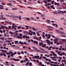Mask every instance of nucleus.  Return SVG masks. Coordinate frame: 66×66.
Returning a JSON list of instances; mask_svg holds the SVG:
<instances>
[{
    "label": "nucleus",
    "instance_id": "nucleus-1",
    "mask_svg": "<svg viewBox=\"0 0 66 66\" xmlns=\"http://www.w3.org/2000/svg\"><path fill=\"white\" fill-rule=\"evenodd\" d=\"M57 40H59V39L57 38V37H56L55 39L54 40V44H56L57 42Z\"/></svg>",
    "mask_w": 66,
    "mask_h": 66
},
{
    "label": "nucleus",
    "instance_id": "nucleus-2",
    "mask_svg": "<svg viewBox=\"0 0 66 66\" xmlns=\"http://www.w3.org/2000/svg\"><path fill=\"white\" fill-rule=\"evenodd\" d=\"M60 34H63V35H66V34L65 32L63 31H60L59 33Z\"/></svg>",
    "mask_w": 66,
    "mask_h": 66
},
{
    "label": "nucleus",
    "instance_id": "nucleus-3",
    "mask_svg": "<svg viewBox=\"0 0 66 66\" xmlns=\"http://www.w3.org/2000/svg\"><path fill=\"white\" fill-rule=\"evenodd\" d=\"M22 38H25L26 39H27V38H28V39H29V38H30V37L29 36H27L25 35L24 36H23L22 37Z\"/></svg>",
    "mask_w": 66,
    "mask_h": 66
},
{
    "label": "nucleus",
    "instance_id": "nucleus-4",
    "mask_svg": "<svg viewBox=\"0 0 66 66\" xmlns=\"http://www.w3.org/2000/svg\"><path fill=\"white\" fill-rule=\"evenodd\" d=\"M54 5H57L58 6H59L60 5V4L59 3H56V2H55L54 3Z\"/></svg>",
    "mask_w": 66,
    "mask_h": 66
},
{
    "label": "nucleus",
    "instance_id": "nucleus-5",
    "mask_svg": "<svg viewBox=\"0 0 66 66\" xmlns=\"http://www.w3.org/2000/svg\"><path fill=\"white\" fill-rule=\"evenodd\" d=\"M11 16H12V17H13V18H19V16H18L12 15H11Z\"/></svg>",
    "mask_w": 66,
    "mask_h": 66
},
{
    "label": "nucleus",
    "instance_id": "nucleus-6",
    "mask_svg": "<svg viewBox=\"0 0 66 66\" xmlns=\"http://www.w3.org/2000/svg\"><path fill=\"white\" fill-rule=\"evenodd\" d=\"M27 43L26 42H24V44H25V45H30V43L29 42H27Z\"/></svg>",
    "mask_w": 66,
    "mask_h": 66
},
{
    "label": "nucleus",
    "instance_id": "nucleus-7",
    "mask_svg": "<svg viewBox=\"0 0 66 66\" xmlns=\"http://www.w3.org/2000/svg\"><path fill=\"white\" fill-rule=\"evenodd\" d=\"M18 44H21V45H23L24 43H23L21 41L19 42V43H18Z\"/></svg>",
    "mask_w": 66,
    "mask_h": 66
},
{
    "label": "nucleus",
    "instance_id": "nucleus-8",
    "mask_svg": "<svg viewBox=\"0 0 66 66\" xmlns=\"http://www.w3.org/2000/svg\"><path fill=\"white\" fill-rule=\"evenodd\" d=\"M13 60H14V61H20V60H19V59H16L14 58L13 59Z\"/></svg>",
    "mask_w": 66,
    "mask_h": 66
},
{
    "label": "nucleus",
    "instance_id": "nucleus-9",
    "mask_svg": "<svg viewBox=\"0 0 66 66\" xmlns=\"http://www.w3.org/2000/svg\"><path fill=\"white\" fill-rule=\"evenodd\" d=\"M34 57H35V59H38L39 57V55L35 56H34Z\"/></svg>",
    "mask_w": 66,
    "mask_h": 66
},
{
    "label": "nucleus",
    "instance_id": "nucleus-10",
    "mask_svg": "<svg viewBox=\"0 0 66 66\" xmlns=\"http://www.w3.org/2000/svg\"><path fill=\"white\" fill-rule=\"evenodd\" d=\"M34 44H36V45H38V42L36 41H34Z\"/></svg>",
    "mask_w": 66,
    "mask_h": 66
},
{
    "label": "nucleus",
    "instance_id": "nucleus-11",
    "mask_svg": "<svg viewBox=\"0 0 66 66\" xmlns=\"http://www.w3.org/2000/svg\"><path fill=\"white\" fill-rule=\"evenodd\" d=\"M11 54L10 55V56L11 57H12V56H14V53H13L12 52H11Z\"/></svg>",
    "mask_w": 66,
    "mask_h": 66
},
{
    "label": "nucleus",
    "instance_id": "nucleus-12",
    "mask_svg": "<svg viewBox=\"0 0 66 66\" xmlns=\"http://www.w3.org/2000/svg\"><path fill=\"white\" fill-rule=\"evenodd\" d=\"M32 30H34V31H37V29H36L34 27H32Z\"/></svg>",
    "mask_w": 66,
    "mask_h": 66
},
{
    "label": "nucleus",
    "instance_id": "nucleus-13",
    "mask_svg": "<svg viewBox=\"0 0 66 66\" xmlns=\"http://www.w3.org/2000/svg\"><path fill=\"white\" fill-rule=\"evenodd\" d=\"M55 31L57 33H60V31L58 30H55Z\"/></svg>",
    "mask_w": 66,
    "mask_h": 66
},
{
    "label": "nucleus",
    "instance_id": "nucleus-14",
    "mask_svg": "<svg viewBox=\"0 0 66 66\" xmlns=\"http://www.w3.org/2000/svg\"><path fill=\"white\" fill-rule=\"evenodd\" d=\"M1 29H2L3 30L4 29V28L5 27V26H3V25L1 26Z\"/></svg>",
    "mask_w": 66,
    "mask_h": 66
},
{
    "label": "nucleus",
    "instance_id": "nucleus-15",
    "mask_svg": "<svg viewBox=\"0 0 66 66\" xmlns=\"http://www.w3.org/2000/svg\"><path fill=\"white\" fill-rule=\"evenodd\" d=\"M46 22L47 23H50V22H51V21L49 20H47Z\"/></svg>",
    "mask_w": 66,
    "mask_h": 66
},
{
    "label": "nucleus",
    "instance_id": "nucleus-16",
    "mask_svg": "<svg viewBox=\"0 0 66 66\" xmlns=\"http://www.w3.org/2000/svg\"><path fill=\"white\" fill-rule=\"evenodd\" d=\"M10 34H11L12 35H14V34H15V32L13 33L12 31H10Z\"/></svg>",
    "mask_w": 66,
    "mask_h": 66
},
{
    "label": "nucleus",
    "instance_id": "nucleus-17",
    "mask_svg": "<svg viewBox=\"0 0 66 66\" xmlns=\"http://www.w3.org/2000/svg\"><path fill=\"white\" fill-rule=\"evenodd\" d=\"M43 2H44L45 3V4H47V3H48V2L47 1H46L45 0H44L43 1Z\"/></svg>",
    "mask_w": 66,
    "mask_h": 66
},
{
    "label": "nucleus",
    "instance_id": "nucleus-18",
    "mask_svg": "<svg viewBox=\"0 0 66 66\" xmlns=\"http://www.w3.org/2000/svg\"><path fill=\"white\" fill-rule=\"evenodd\" d=\"M16 37H17L18 38H19V39H22V37H19V36H16Z\"/></svg>",
    "mask_w": 66,
    "mask_h": 66
},
{
    "label": "nucleus",
    "instance_id": "nucleus-19",
    "mask_svg": "<svg viewBox=\"0 0 66 66\" xmlns=\"http://www.w3.org/2000/svg\"><path fill=\"white\" fill-rule=\"evenodd\" d=\"M46 27H47L48 28H53V27L51 26H46Z\"/></svg>",
    "mask_w": 66,
    "mask_h": 66
},
{
    "label": "nucleus",
    "instance_id": "nucleus-20",
    "mask_svg": "<svg viewBox=\"0 0 66 66\" xmlns=\"http://www.w3.org/2000/svg\"><path fill=\"white\" fill-rule=\"evenodd\" d=\"M7 5H12V4L11 3H7L6 4Z\"/></svg>",
    "mask_w": 66,
    "mask_h": 66
},
{
    "label": "nucleus",
    "instance_id": "nucleus-21",
    "mask_svg": "<svg viewBox=\"0 0 66 66\" xmlns=\"http://www.w3.org/2000/svg\"><path fill=\"white\" fill-rule=\"evenodd\" d=\"M14 43L15 44H17L18 43V41H16L14 42Z\"/></svg>",
    "mask_w": 66,
    "mask_h": 66
},
{
    "label": "nucleus",
    "instance_id": "nucleus-22",
    "mask_svg": "<svg viewBox=\"0 0 66 66\" xmlns=\"http://www.w3.org/2000/svg\"><path fill=\"white\" fill-rule=\"evenodd\" d=\"M46 46V44H44V45L42 46V47H45Z\"/></svg>",
    "mask_w": 66,
    "mask_h": 66
},
{
    "label": "nucleus",
    "instance_id": "nucleus-23",
    "mask_svg": "<svg viewBox=\"0 0 66 66\" xmlns=\"http://www.w3.org/2000/svg\"><path fill=\"white\" fill-rule=\"evenodd\" d=\"M32 48H33V49H35V50H37L38 49L37 48L35 47H32Z\"/></svg>",
    "mask_w": 66,
    "mask_h": 66
},
{
    "label": "nucleus",
    "instance_id": "nucleus-24",
    "mask_svg": "<svg viewBox=\"0 0 66 66\" xmlns=\"http://www.w3.org/2000/svg\"><path fill=\"white\" fill-rule=\"evenodd\" d=\"M39 64L40 66L42 65V62H39Z\"/></svg>",
    "mask_w": 66,
    "mask_h": 66
},
{
    "label": "nucleus",
    "instance_id": "nucleus-25",
    "mask_svg": "<svg viewBox=\"0 0 66 66\" xmlns=\"http://www.w3.org/2000/svg\"><path fill=\"white\" fill-rule=\"evenodd\" d=\"M39 45L40 46H42L43 45V43L42 42V43H40Z\"/></svg>",
    "mask_w": 66,
    "mask_h": 66
},
{
    "label": "nucleus",
    "instance_id": "nucleus-26",
    "mask_svg": "<svg viewBox=\"0 0 66 66\" xmlns=\"http://www.w3.org/2000/svg\"><path fill=\"white\" fill-rule=\"evenodd\" d=\"M48 43V44L49 45H51L50 44H51V42L50 41H49Z\"/></svg>",
    "mask_w": 66,
    "mask_h": 66
},
{
    "label": "nucleus",
    "instance_id": "nucleus-27",
    "mask_svg": "<svg viewBox=\"0 0 66 66\" xmlns=\"http://www.w3.org/2000/svg\"><path fill=\"white\" fill-rule=\"evenodd\" d=\"M29 61L28 62H27L25 64L26 66H28V65H29Z\"/></svg>",
    "mask_w": 66,
    "mask_h": 66
},
{
    "label": "nucleus",
    "instance_id": "nucleus-28",
    "mask_svg": "<svg viewBox=\"0 0 66 66\" xmlns=\"http://www.w3.org/2000/svg\"><path fill=\"white\" fill-rule=\"evenodd\" d=\"M3 54V55H4V56L5 57H6V55H5V53H4Z\"/></svg>",
    "mask_w": 66,
    "mask_h": 66
},
{
    "label": "nucleus",
    "instance_id": "nucleus-29",
    "mask_svg": "<svg viewBox=\"0 0 66 66\" xmlns=\"http://www.w3.org/2000/svg\"><path fill=\"white\" fill-rule=\"evenodd\" d=\"M39 49H40L41 50H43V51H45V50H44V49H43L42 48H39Z\"/></svg>",
    "mask_w": 66,
    "mask_h": 66
},
{
    "label": "nucleus",
    "instance_id": "nucleus-30",
    "mask_svg": "<svg viewBox=\"0 0 66 66\" xmlns=\"http://www.w3.org/2000/svg\"><path fill=\"white\" fill-rule=\"evenodd\" d=\"M38 14H40V15H42V16H43V15L42 14V13H40L39 12H37Z\"/></svg>",
    "mask_w": 66,
    "mask_h": 66
},
{
    "label": "nucleus",
    "instance_id": "nucleus-31",
    "mask_svg": "<svg viewBox=\"0 0 66 66\" xmlns=\"http://www.w3.org/2000/svg\"><path fill=\"white\" fill-rule=\"evenodd\" d=\"M55 2L54 1H52V2L51 3L52 4H54V3Z\"/></svg>",
    "mask_w": 66,
    "mask_h": 66
},
{
    "label": "nucleus",
    "instance_id": "nucleus-32",
    "mask_svg": "<svg viewBox=\"0 0 66 66\" xmlns=\"http://www.w3.org/2000/svg\"><path fill=\"white\" fill-rule=\"evenodd\" d=\"M20 63H23V62H24V60H21L20 61Z\"/></svg>",
    "mask_w": 66,
    "mask_h": 66
},
{
    "label": "nucleus",
    "instance_id": "nucleus-33",
    "mask_svg": "<svg viewBox=\"0 0 66 66\" xmlns=\"http://www.w3.org/2000/svg\"><path fill=\"white\" fill-rule=\"evenodd\" d=\"M61 13H62V14H64V12H63L62 11H60V14H61Z\"/></svg>",
    "mask_w": 66,
    "mask_h": 66
},
{
    "label": "nucleus",
    "instance_id": "nucleus-34",
    "mask_svg": "<svg viewBox=\"0 0 66 66\" xmlns=\"http://www.w3.org/2000/svg\"><path fill=\"white\" fill-rule=\"evenodd\" d=\"M23 32L24 33V34H25V33H28V31H23Z\"/></svg>",
    "mask_w": 66,
    "mask_h": 66
},
{
    "label": "nucleus",
    "instance_id": "nucleus-35",
    "mask_svg": "<svg viewBox=\"0 0 66 66\" xmlns=\"http://www.w3.org/2000/svg\"><path fill=\"white\" fill-rule=\"evenodd\" d=\"M5 22H6L7 23H8V24H10V22L5 21Z\"/></svg>",
    "mask_w": 66,
    "mask_h": 66
},
{
    "label": "nucleus",
    "instance_id": "nucleus-36",
    "mask_svg": "<svg viewBox=\"0 0 66 66\" xmlns=\"http://www.w3.org/2000/svg\"><path fill=\"white\" fill-rule=\"evenodd\" d=\"M11 46L12 47H16V45H12Z\"/></svg>",
    "mask_w": 66,
    "mask_h": 66
},
{
    "label": "nucleus",
    "instance_id": "nucleus-37",
    "mask_svg": "<svg viewBox=\"0 0 66 66\" xmlns=\"http://www.w3.org/2000/svg\"><path fill=\"white\" fill-rule=\"evenodd\" d=\"M6 54H7V55H8V54H11V53L10 52H7L6 53Z\"/></svg>",
    "mask_w": 66,
    "mask_h": 66
},
{
    "label": "nucleus",
    "instance_id": "nucleus-38",
    "mask_svg": "<svg viewBox=\"0 0 66 66\" xmlns=\"http://www.w3.org/2000/svg\"><path fill=\"white\" fill-rule=\"evenodd\" d=\"M2 40H4V38L2 37Z\"/></svg>",
    "mask_w": 66,
    "mask_h": 66
},
{
    "label": "nucleus",
    "instance_id": "nucleus-39",
    "mask_svg": "<svg viewBox=\"0 0 66 66\" xmlns=\"http://www.w3.org/2000/svg\"><path fill=\"white\" fill-rule=\"evenodd\" d=\"M26 18L27 19V20H30V19L29 18Z\"/></svg>",
    "mask_w": 66,
    "mask_h": 66
},
{
    "label": "nucleus",
    "instance_id": "nucleus-40",
    "mask_svg": "<svg viewBox=\"0 0 66 66\" xmlns=\"http://www.w3.org/2000/svg\"><path fill=\"white\" fill-rule=\"evenodd\" d=\"M46 5H48L49 6V5H51V4L50 3H48V4H46Z\"/></svg>",
    "mask_w": 66,
    "mask_h": 66
},
{
    "label": "nucleus",
    "instance_id": "nucleus-41",
    "mask_svg": "<svg viewBox=\"0 0 66 66\" xmlns=\"http://www.w3.org/2000/svg\"><path fill=\"white\" fill-rule=\"evenodd\" d=\"M29 65H30V66H32V63H31V62L30 63Z\"/></svg>",
    "mask_w": 66,
    "mask_h": 66
},
{
    "label": "nucleus",
    "instance_id": "nucleus-42",
    "mask_svg": "<svg viewBox=\"0 0 66 66\" xmlns=\"http://www.w3.org/2000/svg\"><path fill=\"white\" fill-rule=\"evenodd\" d=\"M62 53L63 54V55H65V53L62 52Z\"/></svg>",
    "mask_w": 66,
    "mask_h": 66
},
{
    "label": "nucleus",
    "instance_id": "nucleus-43",
    "mask_svg": "<svg viewBox=\"0 0 66 66\" xmlns=\"http://www.w3.org/2000/svg\"><path fill=\"white\" fill-rule=\"evenodd\" d=\"M18 1L19 2H20V3H22V2L21 1L19 0H18Z\"/></svg>",
    "mask_w": 66,
    "mask_h": 66
},
{
    "label": "nucleus",
    "instance_id": "nucleus-44",
    "mask_svg": "<svg viewBox=\"0 0 66 66\" xmlns=\"http://www.w3.org/2000/svg\"><path fill=\"white\" fill-rule=\"evenodd\" d=\"M20 28H21V27L20 26H19L17 27L18 29H20Z\"/></svg>",
    "mask_w": 66,
    "mask_h": 66
},
{
    "label": "nucleus",
    "instance_id": "nucleus-45",
    "mask_svg": "<svg viewBox=\"0 0 66 66\" xmlns=\"http://www.w3.org/2000/svg\"><path fill=\"white\" fill-rule=\"evenodd\" d=\"M55 26H56V28H57V27H58V25H57V24H55Z\"/></svg>",
    "mask_w": 66,
    "mask_h": 66
},
{
    "label": "nucleus",
    "instance_id": "nucleus-46",
    "mask_svg": "<svg viewBox=\"0 0 66 66\" xmlns=\"http://www.w3.org/2000/svg\"><path fill=\"white\" fill-rule=\"evenodd\" d=\"M19 36L20 37H22V34H21L20 35H19Z\"/></svg>",
    "mask_w": 66,
    "mask_h": 66
},
{
    "label": "nucleus",
    "instance_id": "nucleus-47",
    "mask_svg": "<svg viewBox=\"0 0 66 66\" xmlns=\"http://www.w3.org/2000/svg\"><path fill=\"white\" fill-rule=\"evenodd\" d=\"M7 52V51L6 50H5L4 51V53H6V52Z\"/></svg>",
    "mask_w": 66,
    "mask_h": 66
},
{
    "label": "nucleus",
    "instance_id": "nucleus-48",
    "mask_svg": "<svg viewBox=\"0 0 66 66\" xmlns=\"http://www.w3.org/2000/svg\"><path fill=\"white\" fill-rule=\"evenodd\" d=\"M60 1V2H64V0H61Z\"/></svg>",
    "mask_w": 66,
    "mask_h": 66
},
{
    "label": "nucleus",
    "instance_id": "nucleus-49",
    "mask_svg": "<svg viewBox=\"0 0 66 66\" xmlns=\"http://www.w3.org/2000/svg\"><path fill=\"white\" fill-rule=\"evenodd\" d=\"M1 19H6L5 18H1Z\"/></svg>",
    "mask_w": 66,
    "mask_h": 66
},
{
    "label": "nucleus",
    "instance_id": "nucleus-50",
    "mask_svg": "<svg viewBox=\"0 0 66 66\" xmlns=\"http://www.w3.org/2000/svg\"><path fill=\"white\" fill-rule=\"evenodd\" d=\"M42 53H47V51L42 52Z\"/></svg>",
    "mask_w": 66,
    "mask_h": 66
},
{
    "label": "nucleus",
    "instance_id": "nucleus-51",
    "mask_svg": "<svg viewBox=\"0 0 66 66\" xmlns=\"http://www.w3.org/2000/svg\"><path fill=\"white\" fill-rule=\"evenodd\" d=\"M60 53H61V51L58 52V54H59V55H60Z\"/></svg>",
    "mask_w": 66,
    "mask_h": 66
},
{
    "label": "nucleus",
    "instance_id": "nucleus-52",
    "mask_svg": "<svg viewBox=\"0 0 66 66\" xmlns=\"http://www.w3.org/2000/svg\"><path fill=\"white\" fill-rule=\"evenodd\" d=\"M36 34V33H35V32H34V33H33V35H35Z\"/></svg>",
    "mask_w": 66,
    "mask_h": 66
},
{
    "label": "nucleus",
    "instance_id": "nucleus-53",
    "mask_svg": "<svg viewBox=\"0 0 66 66\" xmlns=\"http://www.w3.org/2000/svg\"><path fill=\"white\" fill-rule=\"evenodd\" d=\"M28 7V8H29V9H32V7Z\"/></svg>",
    "mask_w": 66,
    "mask_h": 66
},
{
    "label": "nucleus",
    "instance_id": "nucleus-54",
    "mask_svg": "<svg viewBox=\"0 0 66 66\" xmlns=\"http://www.w3.org/2000/svg\"><path fill=\"white\" fill-rule=\"evenodd\" d=\"M25 60H26V61H28V58H26Z\"/></svg>",
    "mask_w": 66,
    "mask_h": 66
},
{
    "label": "nucleus",
    "instance_id": "nucleus-55",
    "mask_svg": "<svg viewBox=\"0 0 66 66\" xmlns=\"http://www.w3.org/2000/svg\"><path fill=\"white\" fill-rule=\"evenodd\" d=\"M62 50H65V49L64 48H62Z\"/></svg>",
    "mask_w": 66,
    "mask_h": 66
},
{
    "label": "nucleus",
    "instance_id": "nucleus-56",
    "mask_svg": "<svg viewBox=\"0 0 66 66\" xmlns=\"http://www.w3.org/2000/svg\"><path fill=\"white\" fill-rule=\"evenodd\" d=\"M60 30H63V28H60Z\"/></svg>",
    "mask_w": 66,
    "mask_h": 66
},
{
    "label": "nucleus",
    "instance_id": "nucleus-57",
    "mask_svg": "<svg viewBox=\"0 0 66 66\" xmlns=\"http://www.w3.org/2000/svg\"><path fill=\"white\" fill-rule=\"evenodd\" d=\"M47 36H48V34H47L46 33L45 35V37H47Z\"/></svg>",
    "mask_w": 66,
    "mask_h": 66
},
{
    "label": "nucleus",
    "instance_id": "nucleus-58",
    "mask_svg": "<svg viewBox=\"0 0 66 66\" xmlns=\"http://www.w3.org/2000/svg\"><path fill=\"white\" fill-rule=\"evenodd\" d=\"M54 6V5H53L51 6V8H52V7H53Z\"/></svg>",
    "mask_w": 66,
    "mask_h": 66
},
{
    "label": "nucleus",
    "instance_id": "nucleus-59",
    "mask_svg": "<svg viewBox=\"0 0 66 66\" xmlns=\"http://www.w3.org/2000/svg\"><path fill=\"white\" fill-rule=\"evenodd\" d=\"M4 35L5 36H7V35H6V33L4 34Z\"/></svg>",
    "mask_w": 66,
    "mask_h": 66
},
{
    "label": "nucleus",
    "instance_id": "nucleus-60",
    "mask_svg": "<svg viewBox=\"0 0 66 66\" xmlns=\"http://www.w3.org/2000/svg\"><path fill=\"white\" fill-rule=\"evenodd\" d=\"M0 6H1V7H2L3 8L4 6H3V5H0Z\"/></svg>",
    "mask_w": 66,
    "mask_h": 66
},
{
    "label": "nucleus",
    "instance_id": "nucleus-61",
    "mask_svg": "<svg viewBox=\"0 0 66 66\" xmlns=\"http://www.w3.org/2000/svg\"><path fill=\"white\" fill-rule=\"evenodd\" d=\"M3 15H0V17H3Z\"/></svg>",
    "mask_w": 66,
    "mask_h": 66
},
{
    "label": "nucleus",
    "instance_id": "nucleus-62",
    "mask_svg": "<svg viewBox=\"0 0 66 66\" xmlns=\"http://www.w3.org/2000/svg\"><path fill=\"white\" fill-rule=\"evenodd\" d=\"M0 32H1V33H3V31L0 30Z\"/></svg>",
    "mask_w": 66,
    "mask_h": 66
},
{
    "label": "nucleus",
    "instance_id": "nucleus-63",
    "mask_svg": "<svg viewBox=\"0 0 66 66\" xmlns=\"http://www.w3.org/2000/svg\"><path fill=\"white\" fill-rule=\"evenodd\" d=\"M19 57L20 58V59H22V57L21 56H19Z\"/></svg>",
    "mask_w": 66,
    "mask_h": 66
},
{
    "label": "nucleus",
    "instance_id": "nucleus-64",
    "mask_svg": "<svg viewBox=\"0 0 66 66\" xmlns=\"http://www.w3.org/2000/svg\"><path fill=\"white\" fill-rule=\"evenodd\" d=\"M51 45H53V42L52 41L51 42Z\"/></svg>",
    "mask_w": 66,
    "mask_h": 66
}]
</instances>
